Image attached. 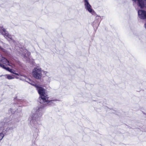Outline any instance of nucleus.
<instances>
[{
  "mask_svg": "<svg viewBox=\"0 0 146 146\" xmlns=\"http://www.w3.org/2000/svg\"><path fill=\"white\" fill-rule=\"evenodd\" d=\"M19 102H17V103H19Z\"/></svg>",
  "mask_w": 146,
  "mask_h": 146,
  "instance_id": "obj_18",
  "label": "nucleus"
},
{
  "mask_svg": "<svg viewBox=\"0 0 146 146\" xmlns=\"http://www.w3.org/2000/svg\"><path fill=\"white\" fill-rule=\"evenodd\" d=\"M0 61H1L3 64L11 66L12 64L10 63L9 60L4 57H2L1 55H0Z\"/></svg>",
  "mask_w": 146,
  "mask_h": 146,
  "instance_id": "obj_11",
  "label": "nucleus"
},
{
  "mask_svg": "<svg viewBox=\"0 0 146 146\" xmlns=\"http://www.w3.org/2000/svg\"><path fill=\"white\" fill-rule=\"evenodd\" d=\"M11 113H13V112H12V111L11 112Z\"/></svg>",
  "mask_w": 146,
  "mask_h": 146,
  "instance_id": "obj_19",
  "label": "nucleus"
},
{
  "mask_svg": "<svg viewBox=\"0 0 146 146\" xmlns=\"http://www.w3.org/2000/svg\"><path fill=\"white\" fill-rule=\"evenodd\" d=\"M0 45H3V46H4V43L3 42L0 41ZM0 49L2 50L4 52H5V49L2 48L0 46Z\"/></svg>",
  "mask_w": 146,
  "mask_h": 146,
  "instance_id": "obj_13",
  "label": "nucleus"
},
{
  "mask_svg": "<svg viewBox=\"0 0 146 146\" xmlns=\"http://www.w3.org/2000/svg\"><path fill=\"white\" fill-rule=\"evenodd\" d=\"M144 26H145V28L146 29V23L145 24Z\"/></svg>",
  "mask_w": 146,
  "mask_h": 146,
  "instance_id": "obj_15",
  "label": "nucleus"
},
{
  "mask_svg": "<svg viewBox=\"0 0 146 146\" xmlns=\"http://www.w3.org/2000/svg\"><path fill=\"white\" fill-rule=\"evenodd\" d=\"M11 128L10 127L9 129H10Z\"/></svg>",
  "mask_w": 146,
  "mask_h": 146,
  "instance_id": "obj_21",
  "label": "nucleus"
},
{
  "mask_svg": "<svg viewBox=\"0 0 146 146\" xmlns=\"http://www.w3.org/2000/svg\"><path fill=\"white\" fill-rule=\"evenodd\" d=\"M100 17V16H97L96 17H97H97Z\"/></svg>",
  "mask_w": 146,
  "mask_h": 146,
  "instance_id": "obj_17",
  "label": "nucleus"
},
{
  "mask_svg": "<svg viewBox=\"0 0 146 146\" xmlns=\"http://www.w3.org/2000/svg\"><path fill=\"white\" fill-rule=\"evenodd\" d=\"M36 88L39 94L40 95L41 99L40 100V103H44L45 105L48 104L50 105L55 101L54 100H48V97L45 93V90L38 84L39 83H29Z\"/></svg>",
  "mask_w": 146,
  "mask_h": 146,
  "instance_id": "obj_1",
  "label": "nucleus"
},
{
  "mask_svg": "<svg viewBox=\"0 0 146 146\" xmlns=\"http://www.w3.org/2000/svg\"><path fill=\"white\" fill-rule=\"evenodd\" d=\"M0 66L3 68L9 71L11 73H13L15 74L17 76H21V74H17L15 73V71L14 70L12 69H10L9 67H6V66H5L4 65L0 64Z\"/></svg>",
  "mask_w": 146,
  "mask_h": 146,
  "instance_id": "obj_9",
  "label": "nucleus"
},
{
  "mask_svg": "<svg viewBox=\"0 0 146 146\" xmlns=\"http://www.w3.org/2000/svg\"><path fill=\"white\" fill-rule=\"evenodd\" d=\"M42 72L46 75L47 73V72L46 71H44L42 70Z\"/></svg>",
  "mask_w": 146,
  "mask_h": 146,
  "instance_id": "obj_14",
  "label": "nucleus"
},
{
  "mask_svg": "<svg viewBox=\"0 0 146 146\" xmlns=\"http://www.w3.org/2000/svg\"><path fill=\"white\" fill-rule=\"evenodd\" d=\"M0 33L3 35L6 38H8L11 40L12 41L14 42L15 41L12 40V36L10 35H9L8 32L6 31L5 29L3 27H0Z\"/></svg>",
  "mask_w": 146,
  "mask_h": 146,
  "instance_id": "obj_5",
  "label": "nucleus"
},
{
  "mask_svg": "<svg viewBox=\"0 0 146 146\" xmlns=\"http://www.w3.org/2000/svg\"><path fill=\"white\" fill-rule=\"evenodd\" d=\"M85 8L86 10L88 11L92 15L95 13L94 11L92 9V7L89 3L88 0H84Z\"/></svg>",
  "mask_w": 146,
  "mask_h": 146,
  "instance_id": "obj_4",
  "label": "nucleus"
},
{
  "mask_svg": "<svg viewBox=\"0 0 146 146\" xmlns=\"http://www.w3.org/2000/svg\"><path fill=\"white\" fill-rule=\"evenodd\" d=\"M20 102H22V101H20Z\"/></svg>",
  "mask_w": 146,
  "mask_h": 146,
  "instance_id": "obj_20",
  "label": "nucleus"
},
{
  "mask_svg": "<svg viewBox=\"0 0 146 146\" xmlns=\"http://www.w3.org/2000/svg\"><path fill=\"white\" fill-rule=\"evenodd\" d=\"M15 78H19V77H18L17 76H16L15 77Z\"/></svg>",
  "mask_w": 146,
  "mask_h": 146,
  "instance_id": "obj_16",
  "label": "nucleus"
},
{
  "mask_svg": "<svg viewBox=\"0 0 146 146\" xmlns=\"http://www.w3.org/2000/svg\"><path fill=\"white\" fill-rule=\"evenodd\" d=\"M41 115L42 114H40L38 111H33L29 118V120L30 121L32 125L35 126L37 125L36 120L38 119V117H40Z\"/></svg>",
  "mask_w": 146,
  "mask_h": 146,
  "instance_id": "obj_2",
  "label": "nucleus"
},
{
  "mask_svg": "<svg viewBox=\"0 0 146 146\" xmlns=\"http://www.w3.org/2000/svg\"><path fill=\"white\" fill-rule=\"evenodd\" d=\"M11 121L8 122L7 123H5L4 122H1L0 123V130H3L5 128H6V127H9L11 125Z\"/></svg>",
  "mask_w": 146,
  "mask_h": 146,
  "instance_id": "obj_10",
  "label": "nucleus"
},
{
  "mask_svg": "<svg viewBox=\"0 0 146 146\" xmlns=\"http://www.w3.org/2000/svg\"><path fill=\"white\" fill-rule=\"evenodd\" d=\"M135 3H137L138 6L141 8H145L146 9V0H132Z\"/></svg>",
  "mask_w": 146,
  "mask_h": 146,
  "instance_id": "obj_6",
  "label": "nucleus"
},
{
  "mask_svg": "<svg viewBox=\"0 0 146 146\" xmlns=\"http://www.w3.org/2000/svg\"><path fill=\"white\" fill-rule=\"evenodd\" d=\"M138 17L141 19H146V11L141 10H139L138 12Z\"/></svg>",
  "mask_w": 146,
  "mask_h": 146,
  "instance_id": "obj_7",
  "label": "nucleus"
},
{
  "mask_svg": "<svg viewBox=\"0 0 146 146\" xmlns=\"http://www.w3.org/2000/svg\"><path fill=\"white\" fill-rule=\"evenodd\" d=\"M42 70L39 66L34 68L32 70V74L34 78L37 80L41 78L42 76Z\"/></svg>",
  "mask_w": 146,
  "mask_h": 146,
  "instance_id": "obj_3",
  "label": "nucleus"
},
{
  "mask_svg": "<svg viewBox=\"0 0 146 146\" xmlns=\"http://www.w3.org/2000/svg\"><path fill=\"white\" fill-rule=\"evenodd\" d=\"M23 56L27 61H29L30 60V53L26 49H25L23 50L22 53Z\"/></svg>",
  "mask_w": 146,
  "mask_h": 146,
  "instance_id": "obj_8",
  "label": "nucleus"
},
{
  "mask_svg": "<svg viewBox=\"0 0 146 146\" xmlns=\"http://www.w3.org/2000/svg\"><path fill=\"white\" fill-rule=\"evenodd\" d=\"M7 78L9 79H11L14 78L13 76H11L9 75H6Z\"/></svg>",
  "mask_w": 146,
  "mask_h": 146,
  "instance_id": "obj_12",
  "label": "nucleus"
}]
</instances>
